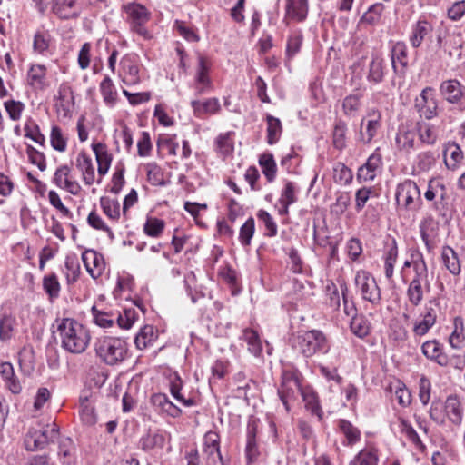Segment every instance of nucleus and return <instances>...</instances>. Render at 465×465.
<instances>
[{
	"mask_svg": "<svg viewBox=\"0 0 465 465\" xmlns=\"http://www.w3.org/2000/svg\"><path fill=\"white\" fill-rule=\"evenodd\" d=\"M62 347L71 353H82L90 341L88 330L72 318L62 319L57 325Z\"/></svg>",
	"mask_w": 465,
	"mask_h": 465,
	"instance_id": "nucleus-1",
	"label": "nucleus"
},
{
	"mask_svg": "<svg viewBox=\"0 0 465 465\" xmlns=\"http://www.w3.org/2000/svg\"><path fill=\"white\" fill-rule=\"evenodd\" d=\"M290 342L292 349L306 358L312 357L317 352L326 353L329 351L326 336L318 330L298 331L292 336Z\"/></svg>",
	"mask_w": 465,
	"mask_h": 465,
	"instance_id": "nucleus-2",
	"label": "nucleus"
},
{
	"mask_svg": "<svg viewBox=\"0 0 465 465\" xmlns=\"http://www.w3.org/2000/svg\"><path fill=\"white\" fill-rule=\"evenodd\" d=\"M94 351L101 361L114 366L124 361L128 353V345L121 338L104 336L95 341Z\"/></svg>",
	"mask_w": 465,
	"mask_h": 465,
	"instance_id": "nucleus-3",
	"label": "nucleus"
},
{
	"mask_svg": "<svg viewBox=\"0 0 465 465\" xmlns=\"http://www.w3.org/2000/svg\"><path fill=\"white\" fill-rule=\"evenodd\" d=\"M424 291H430V283L427 264L420 262L415 264V274L407 289L408 299L413 306L421 302Z\"/></svg>",
	"mask_w": 465,
	"mask_h": 465,
	"instance_id": "nucleus-4",
	"label": "nucleus"
},
{
	"mask_svg": "<svg viewBox=\"0 0 465 465\" xmlns=\"http://www.w3.org/2000/svg\"><path fill=\"white\" fill-rule=\"evenodd\" d=\"M123 9L128 15L127 22L132 31L144 38H150L151 35L144 26L151 15L147 8L141 4L128 3L123 6Z\"/></svg>",
	"mask_w": 465,
	"mask_h": 465,
	"instance_id": "nucleus-5",
	"label": "nucleus"
},
{
	"mask_svg": "<svg viewBox=\"0 0 465 465\" xmlns=\"http://www.w3.org/2000/svg\"><path fill=\"white\" fill-rule=\"evenodd\" d=\"M396 202L399 205H402L405 209L417 211L420 209L422 200L420 191L411 180H405L398 184L395 193Z\"/></svg>",
	"mask_w": 465,
	"mask_h": 465,
	"instance_id": "nucleus-6",
	"label": "nucleus"
},
{
	"mask_svg": "<svg viewBox=\"0 0 465 465\" xmlns=\"http://www.w3.org/2000/svg\"><path fill=\"white\" fill-rule=\"evenodd\" d=\"M355 284L358 287L363 300L372 305H379L381 300V290L376 280L369 272H358L355 276Z\"/></svg>",
	"mask_w": 465,
	"mask_h": 465,
	"instance_id": "nucleus-7",
	"label": "nucleus"
},
{
	"mask_svg": "<svg viewBox=\"0 0 465 465\" xmlns=\"http://www.w3.org/2000/svg\"><path fill=\"white\" fill-rule=\"evenodd\" d=\"M414 107L420 117L431 120L438 115V101L435 98V90L425 87L414 101Z\"/></svg>",
	"mask_w": 465,
	"mask_h": 465,
	"instance_id": "nucleus-8",
	"label": "nucleus"
},
{
	"mask_svg": "<svg viewBox=\"0 0 465 465\" xmlns=\"http://www.w3.org/2000/svg\"><path fill=\"white\" fill-rule=\"evenodd\" d=\"M203 457L206 465H224L220 452V436L214 431H208L203 437Z\"/></svg>",
	"mask_w": 465,
	"mask_h": 465,
	"instance_id": "nucleus-9",
	"label": "nucleus"
},
{
	"mask_svg": "<svg viewBox=\"0 0 465 465\" xmlns=\"http://www.w3.org/2000/svg\"><path fill=\"white\" fill-rule=\"evenodd\" d=\"M440 92L447 102L457 104L461 110H465V87L458 80L443 81L440 85Z\"/></svg>",
	"mask_w": 465,
	"mask_h": 465,
	"instance_id": "nucleus-10",
	"label": "nucleus"
},
{
	"mask_svg": "<svg viewBox=\"0 0 465 465\" xmlns=\"http://www.w3.org/2000/svg\"><path fill=\"white\" fill-rule=\"evenodd\" d=\"M82 260L92 278L97 279L104 269V256L94 250H86L82 253Z\"/></svg>",
	"mask_w": 465,
	"mask_h": 465,
	"instance_id": "nucleus-11",
	"label": "nucleus"
},
{
	"mask_svg": "<svg viewBox=\"0 0 465 465\" xmlns=\"http://www.w3.org/2000/svg\"><path fill=\"white\" fill-rule=\"evenodd\" d=\"M210 66L206 58L203 55L198 57V68L195 76V93L202 95L211 89L212 84L208 75Z\"/></svg>",
	"mask_w": 465,
	"mask_h": 465,
	"instance_id": "nucleus-12",
	"label": "nucleus"
},
{
	"mask_svg": "<svg viewBox=\"0 0 465 465\" xmlns=\"http://www.w3.org/2000/svg\"><path fill=\"white\" fill-rule=\"evenodd\" d=\"M386 62L384 58L377 54H371V60L369 64L367 80L369 83L378 84L381 83L385 76Z\"/></svg>",
	"mask_w": 465,
	"mask_h": 465,
	"instance_id": "nucleus-13",
	"label": "nucleus"
},
{
	"mask_svg": "<svg viewBox=\"0 0 465 465\" xmlns=\"http://www.w3.org/2000/svg\"><path fill=\"white\" fill-rule=\"evenodd\" d=\"M391 66L395 74H404L408 66L407 47L403 42H397L391 50Z\"/></svg>",
	"mask_w": 465,
	"mask_h": 465,
	"instance_id": "nucleus-14",
	"label": "nucleus"
},
{
	"mask_svg": "<svg viewBox=\"0 0 465 465\" xmlns=\"http://www.w3.org/2000/svg\"><path fill=\"white\" fill-rule=\"evenodd\" d=\"M444 412L450 421L460 426L463 418V408L461 401L456 394L449 395L444 403Z\"/></svg>",
	"mask_w": 465,
	"mask_h": 465,
	"instance_id": "nucleus-15",
	"label": "nucleus"
},
{
	"mask_svg": "<svg viewBox=\"0 0 465 465\" xmlns=\"http://www.w3.org/2000/svg\"><path fill=\"white\" fill-rule=\"evenodd\" d=\"M76 0H53L52 12L62 20L76 19L80 11L75 10Z\"/></svg>",
	"mask_w": 465,
	"mask_h": 465,
	"instance_id": "nucleus-16",
	"label": "nucleus"
},
{
	"mask_svg": "<svg viewBox=\"0 0 465 465\" xmlns=\"http://www.w3.org/2000/svg\"><path fill=\"white\" fill-rule=\"evenodd\" d=\"M422 353L430 360L434 361L440 366H448L450 359L442 351L441 345L436 341H427L421 346Z\"/></svg>",
	"mask_w": 465,
	"mask_h": 465,
	"instance_id": "nucleus-17",
	"label": "nucleus"
},
{
	"mask_svg": "<svg viewBox=\"0 0 465 465\" xmlns=\"http://www.w3.org/2000/svg\"><path fill=\"white\" fill-rule=\"evenodd\" d=\"M308 0H286L285 18L302 22L308 15Z\"/></svg>",
	"mask_w": 465,
	"mask_h": 465,
	"instance_id": "nucleus-18",
	"label": "nucleus"
},
{
	"mask_svg": "<svg viewBox=\"0 0 465 465\" xmlns=\"http://www.w3.org/2000/svg\"><path fill=\"white\" fill-rule=\"evenodd\" d=\"M0 375L5 387L14 394H18L22 391V385L15 373L13 365L5 361L0 364Z\"/></svg>",
	"mask_w": 465,
	"mask_h": 465,
	"instance_id": "nucleus-19",
	"label": "nucleus"
},
{
	"mask_svg": "<svg viewBox=\"0 0 465 465\" xmlns=\"http://www.w3.org/2000/svg\"><path fill=\"white\" fill-rule=\"evenodd\" d=\"M443 159L448 169L455 170L462 163L464 154L458 143H448L443 150Z\"/></svg>",
	"mask_w": 465,
	"mask_h": 465,
	"instance_id": "nucleus-20",
	"label": "nucleus"
},
{
	"mask_svg": "<svg viewBox=\"0 0 465 465\" xmlns=\"http://www.w3.org/2000/svg\"><path fill=\"white\" fill-rule=\"evenodd\" d=\"M367 115L370 117V119L367 121L366 130L365 132H362L361 130L360 131L361 141L365 144H368L371 142L381 125V115L378 110H371L368 112Z\"/></svg>",
	"mask_w": 465,
	"mask_h": 465,
	"instance_id": "nucleus-21",
	"label": "nucleus"
},
{
	"mask_svg": "<svg viewBox=\"0 0 465 465\" xmlns=\"http://www.w3.org/2000/svg\"><path fill=\"white\" fill-rule=\"evenodd\" d=\"M191 105L196 117L202 118L209 114H216L221 106L217 98H209L205 101L193 100Z\"/></svg>",
	"mask_w": 465,
	"mask_h": 465,
	"instance_id": "nucleus-22",
	"label": "nucleus"
},
{
	"mask_svg": "<svg viewBox=\"0 0 465 465\" xmlns=\"http://www.w3.org/2000/svg\"><path fill=\"white\" fill-rule=\"evenodd\" d=\"M92 149L98 163V173L100 176H104L110 168L112 156L108 153L106 145L102 143H93Z\"/></svg>",
	"mask_w": 465,
	"mask_h": 465,
	"instance_id": "nucleus-23",
	"label": "nucleus"
},
{
	"mask_svg": "<svg viewBox=\"0 0 465 465\" xmlns=\"http://www.w3.org/2000/svg\"><path fill=\"white\" fill-rule=\"evenodd\" d=\"M17 325L15 316L9 313H3L0 316V341L9 342L15 336V327Z\"/></svg>",
	"mask_w": 465,
	"mask_h": 465,
	"instance_id": "nucleus-24",
	"label": "nucleus"
},
{
	"mask_svg": "<svg viewBox=\"0 0 465 465\" xmlns=\"http://www.w3.org/2000/svg\"><path fill=\"white\" fill-rule=\"evenodd\" d=\"M164 441L165 438L160 430H149L146 435L140 439L139 445L143 450L151 451L154 449H162Z\"/></svg>",
	"mask_w": 465,
	"mask_h": 465,
	"instance_id": "nucleus-25",
	"label": "nucleus"
},
{
	"mask_svg": "<svg viewBox=\"0 0 465 465\" xmlns=\"http://www.w3.org/2000/svg\"><path fill=\"white\" fill-rule=\"evenodd\" d=\"M80 410L79 416L82 422L87 426H93L97 421V417L94 411V407L91 403L88 396H80L79 399Z\"/></svg>",
	"mask_w": 465,
	"mask_h": 465,
	"instance_id": "nucleus-26",
	"label": "nucleus"
},
{
	"mask_svg": "<svg viewBox=\"0 0 465 465\" xmlns=\"http://www.w3.org/2000/svg\"><path fill=\"white\" fill-rule=\"evenodd\" d=\"M47 440L37 428H30L25 437V447L28 451L43 450L47 446Z\"/></svg>",
	"mask_w": 465,
	"mask_h": 465,
	"instance_id": "nucleus-27",
	"label": "nucleus"
},
{
	"mask_svg": "<svg viewBox=\"0 0 465 465\" xmlns=\"http://www.w3.org/2000/svg\"><path fill=\"white\" fill-rule=\"evenodd\" d=\"M441 259L446 269L453 275H459L461 266L458 253L450 246L443 247Z\"/></svg>",
	"mask_w": 465,
	"mask_h": 465,
	"instance_id": "nucleus-28",
	"label": "nucleus"
},
{
	"mask_svg": "<svg viewBox=\"0 0 465 465\" xmlns=\"http://www.w3.org/2000/svg\"><path fill=\"white\" fill-rule=\"evenodd\" d=\"M378 450L374 447L362 449L351 461L350 465H378Z\"/></svg>",
	"mask_w": 465,
	"mask_h": 465,
	"instance_id": "nucleus-29",
	"label": "nucleus"
},
{
	"mask_svg": "<svg viewBox=\"0 0 465 465\" xmlns=\"http://www.w3.org/2000/svg\"><path fill=\"white\" fill-rule=\"evenodd\" d=\"M350 328L354 335L363 339L370 334L371 324L364 315L355 314L351 320Z\"/></svg>",
	"mask_w": 465,
	"mask_h": 465,
	"instance_id": "nucleus-30",
	"label": "nucleus"
},
{
	"mask_svg": "<svg viewBox=\"0 0 465 465\" xmlns=\"http://www.w3.org/2000/svg\"><path fill=\"white\" fill-rule=\"evenodd\" d=\"M338 426L347 440V446H353L358 441H360L361 431L358 428L353 426L351 422L347 420L341 419L338 421Z\"/></svg>",
	"mask_w": 465,
	"mask_h": 465,
	"instance_id": "nucleus-31",
	"label": "nucleus"
},
{
	"mask_svg": "<svg viewBox=\"0 0 465 465\" xmlns=\"http://www.w3.org/2000/svg\"><path fill=\"white\" fill-rule=\"evenodd\" d=\"M432 26L425 20L418 21L413 27L412 34L410 37V42L412 47H419L426 35L431 32Z\"/></svg>",
	"mask_w": 465,
	"mask_h": 465,
	"instance_id": "nucleus-32",
	"label": "nucleus"
},
{
	"mask_svg": "<svg viewBox=\"0 0 465 465\" xmlns=\"http://www.w3.org/2000/svg\"><path fill=\"white\" fill-rule=\"evenodd\" d=\"M300 392H302L301 384H296L294 386L280 385V388L278 389V395L287 411H290L289 403L294 401Z\"/></svg>",
	"mask_w": 465,
	"mask_h": 465,
	"instance_id": "nucleus-33",
	"label": "nucleus"
},
{
	"mask_svg": "<svg viewBox=\"0 0 465 465\" xmlns=\"http://www.w3.org/2000/svg\"><path fill=\"white\" fill-rule=\"evenodd\" d=\"M259 164L267 181L272 183L275 179L277 171L273 155L272 153L262 154L259 158Z\"/></svg>",
	"mask_w": 465,
	"mask_h": 465,
	"instance_id": "nucleus-34",
	"label": "nucleus"
},
{
	"mask_svg": "<svg viewBox=\"0 0 465 465\" xmlns=\"http://www.w3.org/2000/svg\"><path fill=\"white\" fill-rule=\"evenodd\" d=\"M266 122L267 143L272 145L276 143L281 136L282 131V123L278 118L270 114L266 116Z\"/></svg>",
	"mask_w": 465,
	"mask_h": 465,
	"instance_id": "nucleus-35",
	"label": "nucleus"
},
{
	"mask_svg": "<svg viewBox=\"0 0 465 465\" xmlns=\"http://www.w3.org/2000/svg\"><path fill=\"white\" fill-rule=\"evenodd\" d=\"M154 341V330L152 325H145L140 329L134 338V344L138 350H143Z\"/></svg>",
	"mask_w": 465,
	"mask_h": 465,
	"instance_id": "nucleus-36",
	"label": "nucleus"
},
{
	"mask_svg": "<svg viewBox=\"0 0 465 465\" xmlns=\"http://www.w3.org/2000/svg\"><path fill=\"white\" fill-rule=\"evenodd\" d=\"M242 338L247 342L249 351L255 356L260 355L262 347L258 332L252 329L246 328L242 331Z\"/></svg>",
	"mask_w": 465,
	"mask_h": 465,
	"instance_id": "nucleus-37",
	"label": "nucleus"
},
{
	"mask_svg": "<svg viewBox=\"0 0 465 465\" xmlns=\"http://www.w3.org/2000/svg\"><path fill=\"white\" fill-rule=\"evenodd\" d=\"M454 330L450 336L449 341L452 348L459 349L465 341V329L463 326V319L456 317L453 322Z\"/></svg>",
	"mask_w": 465,
	"mask_h": 465,
	"instance_id": "nucleus-38",
	"label": "nucleus"
},
{
	"mask_svg": "<svg viewBox=\"0 0 465 465\" xmlns=\"http://www.w3.org/2000/svg\"><path fill=\"white\" fill-rule=\"evenodd\" d=\"M100 91L104 101L108 105H114L117 99V92L109 76H105L100 84Z\"/></svg>",
	"mask_w": 465,
	"mask_h": 465,
	"instance_id": "nucleus-39",
	"label": "nucleus"
},
{
	"mask_svg": "<svg viewBox=\"0 0 465 465\" xmlns=\"http://www.w3.org/2000/svg\"><path fill=\"white\" fill-rule=\"evenodd\" d=\"M417 131L421 143L430 145L434 144L436 143L437 134L434 130V127L431 124L424 122H418Z\"/></svg>",
	"mask_w": 465,
	"mask_h": 465,
	"instance_id": "nucleus-40",
	"label": "nucleus"
},
{
	"mask_svg": "<svg viewBox=\"0 0 465 465\" xmlns=\"http://www.w3.org/2000/svg\"><path fill=\"white\" fill-rule=\"evenodd\" d=\"M347 125L342 120L335 123L332 132L333 145L336 149L341 151L346 146Z\"/></svg>",
	"mask_w": 465,
	"mask_h": 465,
	"instance_id": "nucleus-41",
	"label": "nucleus"
},
{
	"mask_svg": "<svg viewBox=\"0 0 465 465\" xmlns=\"http://www.w3.org/2000/svg\"><path fill=\"white\" fill-rule=\"evenodd\" d=\"M416 134L412 131H401L396 137V143L401 150L407 153L415 148Z\"/></svg>",
	"mask_w": 465,
	"mask_h": 465,
	"instance_id": "nucleus-42",
	"label": "nucleus"
},
{
	"mask_svg": "<svg viewBox=\"0 0 465 465\" xmlns=\"http://www.w3.org/2000/svg\"><path fill=\"white\" fill-rule=\"evenodd\" d=\"M50 143L52 147L58 152H64L67 146V138L63 134L62 129L54 125L50 134Z\"/></svg>",
	"mask_w": 465,
	"mask_h": 465,
	"instance_id": "nucleus-43",
	"label": "nucleus"
},
{
	"mask_svg": "<svg viewBox=\"0 0 465 465\" xmlns=\"http://www.w3.org/2000/svg\"><path fill=\"white\" fill-rule=\"evenodd\" d=\"M45 67L41 64L32 65L28 72V81L33 86L43 88L45 78Z\"/></svg>",
	"mask_w": 465,
	"mask_h": 465,
	"instance_id": "nucleus-44",
	"label": "nucleus"
},
{
	"mask_svg": "<svg viewBox=\"0 0 465 465\" xmlns=\"http://www.w3.org/2000/svg\"><path fill=\"white\" fill-rule=\"evenodd\" d=\"M371 197H377V193L372 187L363 186L356 191L355 193V209L357 212L361 211L366 205L368 200Z\"/></svg>",
	"mask_w": 465,
	"mask_h": 465,
	"instance_id": "nucleus-45",
	"label": "nucleus"
},
{
	"mask_svg": "<svg viewBox=\"0 0 465 465\" xmlns=\"http://www.w3.org/2000/svg\"><path fill=\"white\" fill-rule=\"evenodd\" d=\"M100 204L104 214L110 219L117 220L120 217V203L117 200L101 197Z\"/></svg>",
	"mask_w": 465,
	"mask_h": 465,
	"instance_id": "nucleus-46",
	"label": "nucleus"
},
{
	"mask_svg": "<svg viewBox=\"0 0 465 465\" xmlns=\"http://www.w3.org/2000/svg\"><path fill=\"white\" fill-rule=\"evenodd\" d=\"M43 288L51 300L59 296L60 283L54 273L44 277Z\"/></svg>",
	"mask_w": 465,
	"mask_h": 465,
	"instance_id": "nucleus-47",
	"label": "nucleus"
},
{
	"mask_svg": "<svg viewBox=\"0 0 465 465\" xmlns=\"http://www.w3.org/2000/svg\"><path fill=\"white\" fill-rule=\"evenodd\" d=\"M361 94L347 95L342 102V110L347 116H354L361 107Z\"/></svg>",
	"mask_w": 465,
	"mask_h": 465,
	"instance_id": "nucleus-48",
	"label": "nucleus"
},
{
	"mask_svg": "<svg viewBox=\"0 0 465 465\" xmlns=\"http://www.w3.org/2000/svg\"><path fill=\"white\" fill-rule=\"evenodd\" d=\"M303 36L301 31L293 32L288 38L286 55L288 58H292L301 49Z\"/></svg>",
	"mask_w": 465,
	"mask_h": 465,
	"instance_id": "nucleus-49",
	"label": "nucleus"
},
{
	"mask_svg": "<svg viewBox=\"0 0 465 465\" xmlns=\"http://www.w3.org/2000/svg\"><path fill=\"white\" fill-rule=\"evenodd\" d=\"M165 226L163 220L158 218H148L143 225L144 232L151 237H158L162 234Z\"/></svg>",
	"mask_w": 465,
	"mask_h": 465,
	"instance_id": "nucleus-50",
	"label": "nucleus"
},
{
	"mask_svg": "<svg viewBox=\"0 0 465 465\" xmlns=\"http://www.w3.org/2000/svg\"><path fill=\"white\" fill-rule=\"evenodd\" d=\"M383 10V4H373L369 7L368 11L363 15L361 19L369 25H376L381 20Z\"/></svg>",
	"mask_w": 465,
	"mask_h": 465,
	"instance_id": "nucleus-51",
	"label": "nucleus"
},
{
	"mask_svg": "<svg viewBox=\"0 0 465 465\" xmlns=\"http://www.w3.org/2000/svg\"><path fill=\"white\" fill-rule=\"evenodd\" d=\"M298 188L292 182H287L282 190L279 203H286L287 204H293L297 202Z\"/></svg>",
	"mask_w": 465,
	"mask_h": 465,
	"instance_id": "nucleus-52",
	"label": "nucleus"
},
{
	"mask_svg": "<svg viewBox=\"0 0 465 465\" xmlns=\"http://www.w3.org/2000/svg\"><path fill=\"white\" fill-rule=\"evenodd\" d=\"M254 233V219L250 217L241 227L239 240L243 246H248Z\"/></svg>",
	"mask_w": 465,
	"mask_h": 465,
	"instance_id": "nucleus-53",
	"label": "nucleus"
},
{
	"mask_svg": "<svg viewBox=\"0 0 465 465\" xmlns=\"http://www.w3.org/2000/svg\"><path fill=\"white\" fill-rule=\"evenodd\" d=\"M257 217L265 225V228H266L265 235L266 236L273 237L277 234V232H278L277 224L274 222L272 215L268 212H266L264 210H260L257 213Z\"/></svg>",
	"mask_w": 465,
	"mask_h": 465,
	"instance_id": "nucleus-54",
	"label": "nucleus"
},
{
	"mask_svg": "<svg viewBox=\"0 0 465 465\" xmlns=\"http://www.w3.org/2000/svg\"><path fill=\"white\" fill-rule=\"evenodd\" d=\"M137 313L134 309H124L123 313H119L116 321L120 328L128 330L136 320Z\"/></svg>",
	"mask_w": 465,
	"mask_h": 465,
	"instance_id": "nucleus-55",
	"label": "nucleus"
},
{
	"mask_svg": "<svg viewBox=\"0 0 465 465\" xmlns=\"http://www.w3.org/2000/svg\"><path fill=\"white\" fill-rule=\"evenodd\" d=\"M26 153L30 163L36 165L40 171L43 172L46 169L45 156L43 153L37 151L32 145H28Z\"/></svg>",
	"mask_w": 465,
	"mask_h": 465,
	"instance_id": "nucleus-56",
	"label": "nucleus"
},
{
	"mask_svg": "<svg viewBox=\"0 0 465 465\" xmlns=\"http://www.w3.org/2000/svg\"><path fill=\"white\" fill-rule=\"evenodd\" d=\"M178 143L174 141V136L160 137L157 141L158 151H166L171 155H176Z\"/></svg>",
	"mask_w": 465,
	"mask_h": 465,
	"instance_id": "nucleus-57",
	"label": "nucleus"
},
{
	"mask_svg": "<svg viewBox=\"0 0 465 465\" xmlns=\"http://www.w3.org/2000/svg\"><path fill=\"white\" fill-rule=\"evenodd\" d=\"M64 264L67 270V282L72 283L76 282L80 274L79 263L74 258L66 257Z\"/></svg>",
	"mask_w": 465,
	"mask_h": 465,
	"instance_id": "nucleus-58",
	"label": "nucleus"
},
{
	"mask_svg": "<svg viewBox=\"0 0 465 465\" xmlns=\"http://www.w3.org/2000/svg\"><path fill=\"white\" fill-rule=\"evenodd\" d=\"M5 108L13 121H17L21 117V114L24 110V104L19 101L8 100L4 104Z\"/></svg>",
	"mask_w": 465,
	"mask_h": 465,
	"instance_id": "nucleus-59",
	"label": "nucleus"
},
{
	"mask_svg": "<svg viewBox=\"0 0 465 465\" xmlns=\"http://www.w3.org/2000/svg\"><path fill=\"white\" fill-rule=\"evenodd\" d=\"M334 178L336 181L347 184L352 180V173L344 163H338L334 167Z\"/></svg>",
	"mask_w": 465,
	"mask_h": 465,
	"instance_id": "nucleus-60",
	"label": "nucleus"
},
{
	"mask_svg": "<svg viewBox=\"0 0 465 465\" xmlns=\"http://www.w3.org/2000/svg\"><path fill=\"white\" fill-rule=\"evenodd\" d=\"M431 384L430 380L421 376L419 381V398L423 405H427L430 400Z\"/></svg>",
	"mask_w": 465,
	"mask_h": 465,
	"instance_id": "nucleus-61",
	"label": "nucleus"
},
{
	"mask_svg": "<svg viewBox=\"0 0 465 465\" xmlns=\"http://www.w3.org/2000/svg\"><path fill=\"white\" fill-rule=\"evenodd\" d=\"M230 133L220 134L216 139V144L219 152L223 155H228L233 150V143L230 138Z\"/></svg>",
	"mask_w": 465,
	"mask_h": 465,
	"instance_id": "nucleus-62",
	"label": "nucleus"
},
{
	"mask_svg": "<svg viewBox=\"0 0 465 465\" xmlns=\"http://www.w3.org/2000/svg\"><path fill=\"white\" fill-rule=\"evenodd\" d=\"M94 322L103 328L112 327L114 324V319L111 318V314L105 312L98 311L94 306L92 308Z\"/></svg>",
	"mask_w": 465,
	"mask_h": 465,
	"instance_id": "nucleus-63",
	"label": "nucleus"
},
{
	"mask_svg": "<svg viewBox=\"0 0 465 465\" xmlns=\"http://www.w3.org/2000/svg\"><path fill=\"white\" fill-rule=\"evenodd\" d=\"M401 431L405 433L407 438L415 444L418 448H424L422 441L420 440L418 433L413 427L405 420H401Z\"/></svg>",
	"mask_w": 465,
	"mask_h": 465,
	"instance_id": "nucleus-64",
	"label": "nucleus"
}]
</instances>
